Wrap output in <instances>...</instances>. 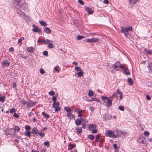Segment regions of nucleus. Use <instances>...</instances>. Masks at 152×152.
<instances>
[{
	"label": "nucleus",
	"mask_w": 152,
	"mask_h": 152,
	"mask_svg": "<svg viewBox=\"0 0 152 152\" xmlns=\"http://www.w3.org/2000/svg\"><path fill=\"white\" fill-rule=\"evenodd\" d=\"M14 2L22 9L24 10L27 8V5L25 3L24 0H14Z\"/></svg>",
	"instance_id": "1"
},
{
	"label": "nucleus",
	"mask_w": 152,
	"mask_h": 152,
	"mask_svg": "<svg viewBox=\"0 0 152 152\" xmlns=\"http://www.w3.org/2000/svg\"><path fill=\"white\" fill-rule=\"evenodd\" d=\"M101 98L103 101L104 103L106 104L107 107H110L112 105V102L113 99H111L110 98L104 96H102Z\"/></svg>",
	"instance_id": "2"
},
{
	"label": "nucleus",
	"mask_w": 152,
	"mask_h": 152,
	"mask_svg": "<svg viewBox=\"0 0 152 152\" xmlns=\"http://www.w3.org/2000/svg\"><path fill=\"white\" fill-rule=\"evenodd\" d=\"M105 134L106 136L110 137L115 138L118 135V133H115L111 130H107L105 132Z\"/></svg>",
	"instance_id": "3"
},
{
	"label": "nucleus",
	"mask_w": 152,
	"mask_h": 152,
	"mask_svg": "<svg viewBox=\"0 0 152 152\" xmlns=\"http://www.w3.org/2000/svg\"><path fill=\"white\" fill-rule=\"evenodd\" d=\"M16 13L19 15V16L23 18H28V16L26 17L25 13L21 11V10L18 8H16Z\"/></svg>",
	"instance_id": "4"
},
{
	"label": "nucleus",
	"mask_w": 152,
	"mask_h": 152,
	"mask_svg": "<svg viewBox=\"0 0 152 152\" xmlns=\"http://www.w3.org/2000/svg\"><path fill=\"white\" fill-rule=\"evenodd\" d=\"M132 27L129 26H126V27H122L121 29V31L122 33L125 32H128V31H131L132 30Z\"/></svg>",
	"instance_id": "5"
},
{
	"label": "nucleus",
	"mask_w": 152,
	"mask_h": 152,
	"mask_svg": "<svg viewBox=\"0 0 152 152\" xmlns=\"http://www.w3.org/2000/svg\"><path fill=\"white\" fill-rule=\"evenodd\" d=\"M10 65V63L6 59L2 61L1 62V65L2 67H6Z\"/></svg>",
	"instance_id": "6"
},
{
	"label": "nucleus",
	"mask_w": 152,
	"mask_h": 152,
	"mask_svg": "<svg viewBox=\"0 0 152 152\" xmlns=\"http://www.w3.org/2000/svg\"><path fill=\"white\" fill-rule=\"evenodd\" d=\"M12 128H10L6 129L4 132V133L6 136H8L9 135H11L13 134L14 133L12 131Z\"/></svg>",
	"instance_id": "7"
},
{
	"label": "nucleus",
	"mask_w": 152,
	"mask_h": 152,
	"mask_svg": "<svg viewBox=\"0 0 152 152\" xmlns=\"http://www.w3.org/2000/svg\"><path fill=\"white\" fill-rule=\"evenodd\" d=\"M32 26L34 27V28L32 29V30L34 32L39 33L41 31L40 28H38L37 26L35 24H33Z\"/></svg>",
	"instance_id": "8"
},
{
	"label": "nucleus",
	"mask_w": 152,
	"mask_h": 152,
	"mask_svg": "<svg viewBox=\"0 0 152 152\" xmlns=\"http://www.w3.org/2000/svg\"><path fill=\"white\" fill-rule=\"evenodd\" d=\"M97 126L93 124H91L88 126V128L89 131H91L93 130L95 128H96Z\"/></svg>",
	"instance_id": "9"
},
{
	"label": "nucleus",
	"mask_w": 152,
	"mask_h": 152,
	"mask_svg": "<svg viewBox=\"0 0 152 152\" xmlns=\"http://www.w3.org/2000/svg\"><path fill=\"white\" fill-rule=\"evenodd\" d=\"M112 118V117L111 116L107 114H106L103 115V119L105 121H106L107 120H110Z\"/></svg>",
	"instance_id": "10"
},
{
	"label": "nucleus",
	"mask_w": 152,
	"mask_h": 152,
	"mask_svg": "<svg viewBox=\"0 0 152 152\" xmlns=\"http://www.w3.org/2000/svg\"><path fill=\"white\" fill-rule=\"evenodd\" d=\"M86 11L88 12L89 14H92L94 12V11L90 7H85Z\"/></svg>",
	"instance_id": "11"
},
{
	"label": "nucleus",
	"mask_w": 152,
	"mask_h": 152,
	"mask_svg": "<svg viewBox=\"0 0 152 152\" xmlns=\"http://www.w3.org/2000/svg\"><path fill=\"white\" fill-rule=\"evenodd\" d=\"M38 132V129L37 127H35L32 128L31 132L32 134H35L37 135Z\"/></svg>",
	"instance_id": "12"
},
{
	"label": "nucleus",
	"mask_w": 152,
	"mask_h": 152,
	"mask_svg": "<svg viewBox=\"0 0 152 152\" xmlns=\"http://www.w3.org/2000/svg\"><path fill=\"white\" fill-rule=\"evenodd\" d=\"M36 102H33L32 101H30L28 102V107L30 108L32 107H33L36 105Z\"/></svg>",
	"instance_id": "13"
},
{
	"label": "nucleus",
	"mask_w": 152,
	"mask_h": 152,
	"mask_svg": "<svg viewBox=\"0 0 152 152\" xmlns=\"http://www.w3.org/2000/svg\"><path fill=\"white\" fill-rule=\"evenodd\" d=\"M144 51L148 55H151L152 54V50H149L148 49L145 48L144 49Z\"/></svg>",
	"instance_id": "14"
},
{
	"label": "nucleus",
	"mask_w": 152,
	"mask_h": 152,
	"mask_svg": "<svg viewBox=\"0 0 152 152\" xmlns=\"http://www.w3.org/2000/svg\"><path fill=\"white\" fill-rule=\"evenodd\" d=\"M120 65V62L119 61H117L116 63L113 64V66L114 68L116 69L117 68H119Z\"/></svg>",
	"instance_id": "15"
},
{
	"label": "nucleus",
	"mask_w": 152,
	"mask_h": 152,
	"mask_svg": "<svg viewBox=\"0 0 152 152\" xmlns=\"http://www.w3.org/2000/svg\"><path fill=\"white\" fill-rule=\"evenodd\" d=\"M75 123L77 126H80L82 122L81 120L79 119H77L75 121Z\"/></svg>",
	"instance_id": "16"
},
{
	"label": "nucleus",
	"mask_w": 152,
	"mask_h": 152,
	"mask_svg": "<svg viewBox=\"0 0 152 152\" xmlns=\"http://www.w3.org/2000/svg\"><path fill=\"white\" fill-rule=\"evenodd\" d=\"M27 50L28 52L32 53L34 51V47L31 46V47H28Z\"/></svg>",
	"instance_id": "17"
},
{
	"label": "nucleus",
	"mask_w": 152,
	"mask_h": 152,
	"mask_svg": "<svg viewBox=\"0 0 152 152\" xmlns=\"http://www.w3.org/2000/svg\"><path fill=\"white\" fill-rule=\"evenodd\" d=\"M66 116L69 118H70V119H72L73 118H75V116L74 115H72L70 113H68L66 115Z\"/></svg>",
	"instance_id": "18"
},
{
	"label": "nucleus",
	"mask_w": 152,
	"mask_h": 152,
	"mask_svg": "<svg viewBox=\"0 0 152 152\" xmlns=\"http://www.w3.org/2000/svg\"><path fill=\"white\" fill-rule=\"evenodd\" d=\"M13 129L15 133L19 132L20 130L19 127L17 126H14L13 127Z\"/></svg>",
	"instance_id": "19"
},
{
	"label": "nucleus",
	"mask_w": 152,
	"mask_h": 152,
	"mask_svg": "<svg viewBox=\"0 0 152 152\" xmlns=\"http://www.w3.org/2000/svg\"><path fill=\"white\" fill-rule=\"evenodd\" d=\"M20 102L23 105L25 106L26 104L27 107H28V102H26L24 100L21 99L20 101Z\"/></svg>",
	"instance_id": "20"
},
{
	"label": "nucleus",
	"mask_w": 152,
	"mask_h": 152,
	"mask_svg": "<svg viewBox=\"0 0 152 152\" xmlns=\"http://www.w3.org/2000/svg\"><path fill=\"white\" fill-rule=\"evenodd\" d=\"M44 32L47 34H50L51 33V31L48 27H45L44 29Z\"/></svg>",
	"instance_id": "21"
},
{
	"label": "nucleus",
	"mask_w": 152,
	"mask_h": 152,
	"mask_svg": "<svg viewBox=\"0 0 152 152\" xmlns=\"http://www.w3.org/2000/svg\"><path fill=\"white\" fill-rule=\"evenodd\" d=\"M123 72L126 75H129L130 74L129 71L127 68H125L123 70Z\"/></svg>",
	"instance_id": "22"
},
{
	"label": "nucleus",
	"mask_w": 152,
	"mask_h": 152,
	"mask_svg": "<svg viewBox=\"0 0 152 152\" xmlns=\"http://www.w3.org/2000/svg\"><path fill=\"white\" fill-rule=\"evenodd\" d=\"M77 133L78 134H81L82 132V129L81 127H77L76 129Z\"/></svg>",
	"instance_id": "23"
},
{
	"label": "nucleus",
	"mask_w": 152,
	"mask_h": 152,
	"mask_svg": "<svg viewBox=\"0 0 152 152\" xmlns=\"http://www.w3.org/2000/svg\"><path fill=\"white\" fill-rule=\"evenodd\" d=\"M59 103L58 102H53L52 104V107H53L55 108L57 107H58L59 105Z\"/></svg>",
	"instance_id": "24"
},
{
	"label": "nucleus",
	"mask_w": 152,
	"mask_h": 152,
	"mask_svg": "<svg viewBox=\"0 0 152 152\" xmlns=\"http://www.w3.org/2000/svg\"><path fill=\"white\" fill-rule=\"evenodd\" d=\"M75 111H77L78 114V116L81 117L82 116V113L83 112V110H77Z\"/></svg>",
	"instance_id": "25"
},
{
	"label": "nucleus",
	"mask_w": 152,
	"mask_h": 152,
	"mask_svg": "<svg viewBox=\"0 0 152 152\" xmlns=\"http://www.w3.org/2000/svg\"><path fill=\"white\" fill-rule=\"evenodd\" d=\"M31 133V132L29 131H25L24 132V134L26 136L30 137Z\"/></svg>",
	"instance_id": "26"
},
{
	"label": "nucleus",
	"mask_w": 152,
	"mask_h": 152,
	"mask_svg": "<svg viewBox=\"0 0 152 152\" xmlns=\"http://www.w3.org/2000/svg\"><path fill=\"white\" fill-rule=\"evenodd\" d=\"M76 74L77 75L78 77H80L83 76V70L79 71V72L77 73Z\"/></svg>",
	"instance_id": "27"
},
{
	"label": "nucleus",
	"mask_w": 152,
	"mask_h": 152,
	"mask_svg": "<svg viewBox=\"0 0 152 152\" xmlns=\"http://www.w3.org/2000/svg\"><path fill=\"white\" fill-rule=\"evenodd\" d=\"M6 99V97L4 96H3L0 97V102L3 103Z\"/></svg>",
	"instance_id": "28"
},
{
	"label": "nucleus",
	"mask_w": 152,
	"mask_h": 152,
	"mask_svg": "<svg viewBox=\"0 0 152 152\" xmlns=\"http://www.w3.org/2000/svg\"><path fill=\"white\" fill-rule=\"evenodd\" d=\"M127 82L129 85H131L133 84V80L131 78H128V79Z\"/></svg>",
	"instance_id": "29"
},
{
	"label": "nucleus",
	"mask_w": 152,
	"mask_h": 152,
	"mask_svg": "<svg viewBox=\"0 0 152 152\" xmlns=\"http://www.w3.org/2000/svg\"><path fill=\"white\" fill-rule=\"evenodd\" d=\"M139 0H129V3L130 4H134L135 3L139 1Z\"/></svg>",
	"instance_id": "30"
},
{
	"label": "nucleus",
	"mask_w": 152,
	"mask_h": 152,
	"mask_svg": "<svg viewBox=\"0 0 152 152\" xmlns=\"http://www.w3.org/2000/svg\"><path fill=\"white\" fill-rule=\"evenodd\" d=\"M64 110H65L68 113H70L72 111V110H71V109L68 107H65L64 108Z\"/></svg>",
	"instance_id": "31"
},
{
	"label": "nucleus",
	"mask_w": 152,
	"mask_h": 152,
	"mask_svg": "<svg viewBox=\"0 0 152 152\" xmlns=\"http://www.w3.org/2000/svg\"><path fill=\"white\" fill-rule=\"evenodd\" d=\"M42 114L47 119H48L50 117V115L49 114L46 113L44 112H43L42 113Z\"/></svg>",
	"instance_id": "32"
},
{
	"label": "nucleus",
	"mask_w": 152,
	"mask_h": 152,
	"mask_svg": "<svg viewBox=\"0 0 152 152\" xmlns=\"http://www.w3.org/2000/svg\"><path fill=\"white\" fill-rule=\"evenodd\" d=\"M88 138H89L90 140H93L94 139V136L92 134H90L88 135Z\"/></svg>",
	"instance_id": "33"
},
{
	"label": "nucleus",
	"mask_w": 152,
	"mask_h": 152,
	"mask_svg": "<svg viewBox=\"0 0 152 152\" xmlns=\"http://www.w3.org/2000/svg\"><path fill=\"white\" fill-rule=\"evenodd\" d=\"M39 23L42 26H47L46 23L43 20H42L41 21H39Z\"/></svg>",
	"instance_id": "34"
},
{
	"label": "nucleus",
	"mask_w": 152,
	"mask_h": 152,
	"mask_svg": "<svg viewBox=\"0 0 152 152\" xmlns=\"http://www.w3.org/2000/svg\"><path fill=\"white\" fill-rule=\"evenodd\" d=\"M51 42H52V41L48 39H47L45 40H43V42H44V44L45 45L49 44Z\"/></svg>",
	"instance_id": "35"
},
{
	"label": "nucleus",
	"mask_w": 152,
	"mask_h": 152,
	"mask_svg": "<svg viewBox=\"0 0 152 152\" xmlns=\"http://www.w3.org/2000/svg\"><path fill=\"white\" fill-rule=\"evenodd\" d=\"M53 42L52 41V42H50L48 44V46L50 48H53Z\"/></svg>",
	"instance_id": "36"
},
{
	"label": "nucleus",
	"mask_w": 152,
	"mask_h": 152,
	"mask_svg": "<svg viewBox=\"0 0 152 152\" xmlns=\"http://www.w3.org/2000/svg\"><path fill=\"white\" fill-rule=\"evenodd\" d=\"M75 70L77 72L80 71L82 70L81 68L79 66H75Z\"/></svg>",
	"instance_id": "37"
},
{
	"label": "nucleus",
	"mask_w": 152,
	"mask_h": 152,
	"mask_svg": "<svg viewBox=\"0 0 152 152\" xmlns=\"http://www.w3.org/2000/svg\"><path fill=\"white\" fill-rule=\"evenodd\" d=\"M84 38V36H81V35H79L77 37V40H80L82 38Z\"/></svg>",
	"instance_id": "38"
},
{
	"label": "nucleus",
	"mask_w": 152,
	"mask_h": 152,
	"mask_svg": "<svg viewBox=\"0 0 152 152\" xmlns=\"http://www.w3.org/2000/svg\"><path fill=\"white\" fill-rule=\"evenodd\" d=\"M24 37H21L18 40V43L20 44V46L21 44H22V41L24 40Z\"/></svg>",
	"instance_id": "39"
},
{
	"label": "nucleus",
	"mask_w": 152,
	"mask_h": 152,
	"mask_svg": "<svg viewBox=\"0 0 152 152\" xmlns=\"http://www.w3.org/2000/svg\"><path fill=\"white\" fill-rule=\"evenodd\" d=\"M38 134L39 135L42 137H44L45 136V134L44 133L42 132H38Z\"/></svg>",
	"instance_id": "40"
},
{
	"label": "nucleus",
	"mask_w": 152,
	"mask_h": 152,
	"mask_svg": "<svg viewBox=\"0 0 152 152\" xmlns=\"http://www.w3.org/2000/svg\"><path fill=\"white\" fill-rule=\"evenodd\" d=\"M25 129L27 131L30 130L31 129V127L30 126L28 125H26L25 126Z\"/></svg>",
	"instance_id": "41"
},
{
	"label": "nucleus",
	"mask_w": 152,
	"mask_h": 152,
	"mask_svg": "<svg viewBox=\"0 0 152 152\" xmlns=\"http://www.w3.org/2000/svg\"><path fill=\"white\" fill-rule=\"evenodd\" d=\"M93 95V92L92 91L90 90L88 93V95L89 96H92Z\"/></svg>",
	"instance_id": "42"
},
{
	"label": "nucleus",
	"mask_w": 152,
	"mask_h": 152,
	"mask_svg": "<svg viewBox=\"0 0 152 152\" xmlns=\"http://www.w3.org/2000/svg\"><path fill=\"white\" fill-rule=\"evenodd\" d=\"M100 137V136L99 134H97L96 137V140L95 141L97 142L99 141V139Z\"/></svg>",
	"instance_id": "43"
},
{
	"label": "nucleus",
	"mask_w": 152,
	"mask_h": 152,
	"mask_svg": "<svg viewBox=\"0 0 152 152\" xmlns=\"http://www.w3.org/2000/svg\"><path fill=\"white\" fill-rule=\"evenodd\" d=\"M118 109L122 111H124V107L122 106H120L118 107Z\"/></svg>",
	"instance_id": "44"
},
{
	"label": "nucleus",
	"mask_w": 152,
	"mask_h": 152,
	"mask_svg": "<svg viewBox=\"0 0 152 152\" xmlns=\"http://www.w3.org/2000/svg\"><path fill=\"white\" fill-rule=\"evenodd\" d=\"M92 42H96L99 41V39L97 38H94L92 39Z\"/></svg>",
	"instance_id": "45"
},
{
	"label": "nucleus",
	"mask_w": 152,
	"mask_h": 152,
	"mask_svg": "<svg viewBox=\"0 0 152 152\" xmlns=\"http://www.w3.org/2000/svg\"><path fill=\"white\" fill-rule=\"evenodd\" d=\"M69 149L70 150H72L73 148L75 146L73 144H69Z\"/></svg>",
	"instance_id": "46"
},
{
	"label": "nucleus",
	"mask_w": 152,
	"mask_h": 152,
	"mask_svg": "<svg viewBox=\"0 0 152 152\" xmlns=\"http://www.w3.org/2000/svg\"><path fill=\"white\" fill-rule=\"evenodd\" d=\"M114 96L117 97V95L116 93H115L113 94L110 97H109V98H110L111 99H113Z\"/></svg>",
	"instance_id": "47"
},
{
	"label": "nucleus",
	"mask_w": 152,
	"mask_h": 152,
	"mask_svg": "<svg viewBox=\"0 0 152 152\" xmlns=\"http://www.w3.org/2000/svg\"><path fill=\"white\" fill-rule=\"evenodd\" d=\"M15 112V108L13 107L10 110V112L11 113H12Z\"/></svg>",
	"instance_id": "48"
},
{
	"label": "nucleus",
	"mask_w": 152,
	"mask_h": 152,
	"mask_svg": "<svg viewBox=\"0 0 152 152\" xmlns=\"http://www.w3.org/2000/svg\"><path fill=\"white\" fill-rule=\"evenodd\" d=\"M88 101H96L98 102V100L96 98H92L91 99L87 100Z\"/></svg>",
	"instance_id": "49"
},
{
	"label": "nucleus",
	"mask_w": 152,
	"mask_h": 152,
	"mask_svg": "<svg viewBox=\"0 0 152 152\" xmlns=\"http://www.w3.org/2000/svg\"><path fill=\"white\" fill-rule=\"evenodd\" d=\"M44 144L45 145L47 146V147H49L50 146V144L48 141L44 142Z\"/></svg>",
	"instance_id": "50"
},
{
	"label": "nucleus",
	"mask_w": 152,
	"mask_h": 152,
	"mask_svg": "<svg viewBox=\"0 0 152 152\" xmlns=\"http://www.w3.org/2000/svg\"><path fill=\"white\" fill-rule=\"evenodd\" d=\"M97 132V130L96 129V128L94 129L91 131V133L93 134L96 133Z\"/></svg>",
	"instance_id": "51"
},
{
	"label": "nucleus",
	"mask_w": 152,
	"mask_h": 152,
	"mask_svg": "<svg viewBox=\"0 0 152 152\" xmlns=\"http://www.w3.org/2000/svg\"><path fill=\"white\" fill-rule=\"evenodd\" d=\"M146 84L149 87H152V82H148Z\"/></svg>",
	"instance_id": "52"
},
{
	"label": "nucleus",
	"mask_w": 152,
	"mask_h": 152,
	"mask_svg": "<svg viewBox=\"0 0 152 152\" xmlns=\"http://www.w3.org/2000/svg\"><path fill=\"white\" fill-rule=\"evenodd\" d=\"M49 94L50 96H53L54 95L55 92L53 91H51L49 92Z\"/></svg>",
	"instance_id": "53"
},
{
	"label": "nucleus",
	"mask_w": 152,
	"mask_h": 152,
	"mask_svg": "<svg viewBox=\"0 0 152 152\" xmlns=\"http://www.w3.org/2000/svg\"><path fill=\"white\" fill-rule=\"evenodd\" d=\"M61 109V107H56L55 109V112L58 111L60 110Z\"/></svg>",
	"instance_id": "54"
},
{
	"label": "nucleus",
	"mask_w": 152,
	"mask_h": 152,
	"mask_svg": "<svg viewBox=\"0 0 152 152\" xmlns=\"http://www.w3.org/2000/svg\"><path fill=\"white\" fill-rule=\"evenodd\" d=\"M43 54L44 55L46 56H48V52L47 51H44Z\"/></svg>",
	"instance_id": "55"
},
{
	"label": "nucleus",
	"mask_w": 152,
	"mask_h": 152,
	"mask_svg": "<svg viewBox=\"0 0 152 152\" xmlns=\"http://www.w3.org/2000/svg\"><path fill=\"white\" fill-rule=\"evenodd\" d=\"M52 100L53 102H55L56 101V96H54L53 97Z\"/></svg>",
	"instance_id": "56"
},
{
	"label": "nucleus",
	"mask_w": 152,
	"mask_h": 152,
	"mask_svg": "<svg viewBox=\"0 0 152 152\" xmlns=\"http://www.w3.org/2000/svg\"><path fill=\"white\" fill-rule=\"evenodd\" d=\"M86 41L89 42H92V39H86Z\"/></svg>",
	"instance_id": "57"
},
{
	"label": "nucleus",
	"mask_w": 152,
	"mask_h": 152,
	"mask_svg": "<svg viewBox=\"0 0 152 152\" xmlns=\"http://www.w3.org/2000/svg\"><path fill=\"white\" fill-rule=\"evenodd\" d=\"M144 134L145 136H148L149 135V133L148 132L145 131L144 132Z\"/></svg>",
	"instance_id": "58"
},
{
	"label": "nucleus",
	"mask_w": 152,
	"mask_h": 152,
	"mask_svg": "<svg viewBox=\"0 0 152 152\" xmlns=\"http://www.w3.org/2000/svg\"><path fill=\"white\" fill-rule=\"evenodd\" d=\"M78 2L81 5H83L84 4V2L82 0H78Z\"/></svg>",
	"instance_id": "59"
},
{
	"label": "nucleus",
	"mask_w": 152,
	"mask_h": 152,
	"mask_svg": "<svg viewBox=\"0 0 152 152\" xmlns=\"http://www.w3.org/2000/svg\"><path fill=\"white\" fill-rule=\"evenodd\" d=\"M40 72L42 74H44L45 72L44 69H40Z\"/></svg>",
	"instance_id": "60"
},
{
	"label": "nucleus",
	"mask_w": 152,
	"mask_h": 152,
	"mask_svg": "<svg viewBox=\"0 0 152 152\" xmlns=\"http://www.w3.org/2000/svg\"><path fill=\"white\" fill-rule=\"evenodd\" d=\"M13 115L14 117L16 118H18L19 116V115L17 113H14Z\"/></svg>",
	"instance_id": "61"
},
{
	"label": "nucleus",
	"mask_w": 152,
	"mask_h": 152,
	"mask_svg": "<svg viewBox=\"0 0 152 152\" xmlns=\"http://www.w3.org/2000/svg\"><path fill=\"white\" fill-rule=\"evenodd\" d=\"M146 98L148 100H150L151 99V98L150 97L149 95H146Z\"/></svg>",
	"instance_id": "62"
},
{
	"label": "nucleus",
	"mask_w": 152,
	"mask_h": 152,
	"mask_svg": "<svg viewBox=\"0 0 152 152\" xmlns=\"http://www.w3.org/2000/svg\"><path fill=\"white\" fill-rule=\"evenodd\" d=\"M120 68H121L122 69H124V65L123 64H120V65H119V67Z\"/></svg>",
	"instance_id": "63"
},
{
	"label": "nucleus",
	"mask_w": 152,
	"mask_h": 152,
	"mask_svg": "<svg viewBox=\"0 0 152 152\" xmlns=\"http://www.w3.org/2000/svg\"><path fill=\"white\" fill-rule=\"evenodd\" d=\"M95 109V108L93 107H90V110H91V111H94Z\"/></svg>",
	"instance_id": "64"
}]
</instances>
